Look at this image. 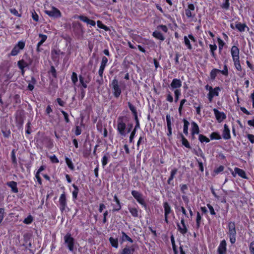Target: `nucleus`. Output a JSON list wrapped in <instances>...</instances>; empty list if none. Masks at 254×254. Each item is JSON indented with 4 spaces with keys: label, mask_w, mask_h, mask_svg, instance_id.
I'll return each instance as SVG.
<instances>
[{
    "label": "nucleus",
    "mask_w": 254,
    "mask_h": 254,
    "mask_svg": "<svg viewBox=\"0 0 254 254\" xmlns=\"http://www.w3.org/2000/svg\"><path fill=\"white\" fill-rule=\"evenodd\" d=\"M25 45V43L24 41H19L11 50L10 55L12 56H16L19 53L20 50L24 49Z\"/></svg>",
    "instance_id": "0eeeda50"
},
{
    "label": "nucleus",
    "mask_w": 254,
    "mask_h": 254,
    "mask_svg": "<svg viewBox=\"0 0 254 254\" xmlns=\"http://www.w3.org/2000/svg\"><path fill=\"white\" fill-rule=\"evenodd\" d=\"M210 137L211 140H219L221 138L220 134L217 132H213L211 133L210 135Z\"/></svg>",
    "instance_id": "58836bf2"
},
{
    "label": "nucleus",
    "mask_w": 254,
    "mask_h": 254,
    "mask_svg": "<svg viewBox=\"0 0 254 254\" xmlns=\"http://www.w3.org/2000/svg\"><path fill=\"white\" fill-rule=\"evenodd\" d=\"M184 39L185 44L187 46V48L189 50H191L192 49V46L190 44V39L188 38V37H187L186 36H184Z\"/></svg>",
    "instance_id": "ea45409f"
},
{
    "label": "nucleus",
    "mask_w": 254,
    "mask_h": 254,
    "mask_svg": "<svg viewBox=\"0 0 254 254\" xmlns=\"http://www.w3.org/2000/svg\"><path fill=\"white\" fill-rule=\"evenodd\" d=\"M201 219L202 218L200 214L197 212L196 219V225L197 228H199L200 226Z\"/></svg>",
    "instance_id": "de8ad7c7"
},
{
    "label": "nucleus",
    "mask_w": 254,
    "mask_h": 254,
    "mask_svg": "<svg viewBox=\"0 0 254 254\" xmlns=\"http://www.w3.org/2000/svg\"><path fill=\"white\" fill-rule=\"evenodd\" d=\"M49 73L52 74L53 77L56 78L57 77V72L54 66H51V68L49 71Z\"/></svg>",
    "instance_id": "6e6d98bb"
},
{
    "label": "nucleus",
    "mask_w": 254,
    "mask_h": 254,
    "mask_svg": "<svg viewBox=\"0 0 254 254\" xmlns=\"http://www.w3.org/2000/svg\"><path fill=\"white\" fill-rule=\"evenodd\" d=\"M122 236L121 237V241L122 242H124L125 241H128L129 242L132 243H133V240L127 236L124 232H122Z\"/></svg>",
    "instance_id": "7c9ffc66"
},
{
    "label": "nucleus",
    "mask_w": 254,
    "mask_h": 254,
    "mask_svg": "<svg viewBox=\"0 0 254 254\" xmlns=\"http://www.w3.org/2000/svg\"><path fill=\"white\" fill-rule=\"evenodd\" d=\"M195 6L192 3H189L187 8L185 9V14L188 19L194 18L195 16L193 12Z\"/></svg>",
    "instance_id": "1a4fd4ad"
},
{
    "label": "nucleus",
    "mask_w": 254,
    "mask_h": 254,
    "mask_svg": "<svg viewBox=\"0 0 254 254\" xmlns=\"http://www.w3.org/2000/svg\"><path fill=\"white\" fill-rule=\"evenodd\" d=\"M45 12L49 16L54 18H59L62 16L60 11L55 7H52L50 10H45Z\"/></svg>",
    "instance_id": "6e6552de"
},
{
    "label": "nucleus",
    "mask_w": 254,
    "mask_h": 254,
    "mask_svg": "<svg viewBox=\"0 0 254 254\" xmlns=\"http://www.w3.org/2000/svg\"><path fill=\"white\" fill-rule=\"evenodd\" d=\"M51 161L53 163H58L59 162L58 158L55 155H51L49 156Z\"/></svg>",
    "instance_id": "4d7b16f0"
},
{
    "label": "nucleus",
    "mask_w": 254,
    "mask_h": 254,
    "mask_svg": "<svg viewBox=\"0 0 254 254\" xmlns=\"http://www.w3.org/2000/svg\"><path fill=\"white\" fill-rule=\"evenodd\" d=\"M181 136L182 138V144L188 148H190L191 147L190 144L188 140L184 137V136L182 134H181Z\"/></svg>",
    "instance_id": "4c0bfd02"
},
{
    "label": "nucleus",
    "mask_w": 254,
    "mask_h": 254,
    "mask_svg": "<svg viewBox=\"0 0 254 254\" xmlns=\"http://www.w3.org/2000/svg\"><path fill=\"white\" fill-rule=\"evenodd\" d=\"M36 82V79H35V78L32 77L31 78L30 82L28 84V89L29 90L32 91L33 90L34 87V85L35 84Z\"/></svg>",
    "instance_id": "49530a36"
},
{
    "label": "nucleus",
    "mask_w": 254,
    "mask_h": 254,
    "mask_svg": "<svg viewBox=\"0 0 254 254\" xmlns=\"http://www.w3.org/2000/svg\"><path fill=\"white\" fill-rule=\"evenodd\" d=\"M228 234L230 238V242L232 244H234L236 241L237 235L235 222H230L228 223Z\"/></svg>",
    "instance_id": "f03ea898"
},
{
    "label": "nucleus",
    "mask_w": 254,
    "mask_h": 254,
    "mask_svg": "<svg viewBox=\"0 0 254 254\" xmlns=\"http://www.w3.org/2000/svg\"><path fill=\"white\" fill-rule=\"evenodd\" d=\"M65 160L66 164L67 165L68 167L71 170H73L74 169V167L72 162L71 160L67 157H66Z\"/></svg>",
    "instance_id": "a18cd8bd"
},
{
    "label": "nucleus",
    "mask_w": 254,
    "mask_h": 254,
    "mask_svg": "<svg viewBox=\"0 0 254 254\" xmlns=\"http://www.w3.org/2000/svg\"><path fill=\"white\" fill-rule=\"evenodd\" d=\"M71 79L72 83L74 84H75L77 83V82L78 81V77H77V74L75 72H72L71 76Z\"/></svg>",
    "instance_id": "603ef678"
},
{
    "label": "nucleus",
    "mask_w": 254,
    "mask_h": 254,
    "mask_svg": "<svg viewBox=\"0 0 254 254\" xmlns=\"http://www.w3.org/2000/svg\"><path fill=\"white\" fill-rule=\"evenodd\" d=\"M234 170L236 171V173H237V175L240 177L244 179H248L247 175L243 170L237 167H235L234 168Z\"/></svg>",
    "instance_id": "393cba45"
},
{
    "label": "nucleus",
    "mask_w": 254,
    "mask_h": 254,
    "mask_svg": "<svg viewBox=\"0 0 254 254\" xmlns=\"http://www.w3.org/2000/svg\"><path fill=\"white\" fill-rule=\"evenodd\" d=\"M109 242L112 246L116 249H117L119 247V242L118 238H114L111 237L109 238Z\"/></svg>",
    "instance_id": "c756f323"
},
{
    "label": "nucleus",
    "mask_w": 254,
    "mask_h": 254,
    "mask_svg": "<svg viewBox=\"0 0 254 254\" xmlns=\"http://www.w3.org/2000/svg\"><path fill=\"white\" fill-rule=\"evenodd\" d=\"M128 106L130 111L132 112L133 114H136V113H137L135 107L133 105H132L130 102L128 103Z\"/></svg>",
    "instance_id": "052dcab7"
},
{
    "label": "nucleus",
    "mask_w": 254,
    "mask_h": 254,
    "mask_svg": "<svg viewBox=\"0 0 254 254\" xmlns=\"http://www.w3.org/2000/svg\"><path fill=\"white\" fill-rule=\"evenodd\" d=\"M235 27L237 29H238V30L241 32L245 31L246 28L249 29L248 27L246 24H243L240 22L236 24Z\"/></svg>",
    "instance_id": "bb28decb"
},
{
    "label": "nucleus",
    "mask_w": 254,
    "mask_h": 254,
    "mask_svg": "<svg viewBox=\"0 0 254 254\" xmlns=\"http://www.w3.org/2000/svg\"><path fill=\"white\" fill-rule=\"evenodd\" d=\"M131 193L132 195L139 204H140L142 206L145 208L146 207V204L145 202L142 194L140 192L136 190H133L131 191Z\"/></svg>",
    "instance_id": "39448f33"
},
{
    "label": "nucleus",
    "mask_w": 254,
    "mask_h": 254,
    "mask_svg": "<svg viewBox=\"0 0 254 254\" xmlns=\"http://www.w3.org/2000/svg\"><path fill=\"white\" fill-rule=\"evenodd\" d=\"M224 169V167L222 165L220 166L217 169H215L214 172L216 174H218L220 172L223 171Z\"/></svg>",
    "instance_id": "e2e57ef3"
},
{
    "label": "nucleus",
    "mask_w": 254,
    "mask_h": 254,
    "mask_svg": "<svg viewBox=\"0 0 254 254\" xmlns=\"http://www.w3.org/2000/svg\"><path fill=\"white\" fill-rule=\"evenodd\" d=\"M195 154L197 156H201L205 161H206V158H205L202 150L200 148H199L198 149V152H196L195 153Z\"/></svg>",
    "instance_id": "680f3d73"
},
{
    "label": "nucleus",
    "mask_w": 254,
    "mask_h": 254,
    "mask_svg": "<svg viewBox=\"0 0 254 254\" xmlns=\"http://www.w3.org/2000/svg\"><path fill=\"white\" fill-rule=\"evenodd\" d=\"M64 243L67 246L68 249L70 252H73L74 250L75 242L74 238L71 237V234L70 233H67L64 236Z\"/></svg>",
    "instance_id": "20e7f679"
},
{
    "label": "nucleus",
    "mask_w": 254,
    "mask_h": 254,
    "mask_svg": "<svg viewBox=\"0 0 254 254\" xmlns=\"http://www.w3.org/2000/svg\"><path fill=\"white\" fill-rule=\"evenodd\" d=\"M63 53L59 50H54L52 52V57L53 59L55 61V62H59V57L61 54H62Z\"/></svg>",
    "instance_id": "5701e85b"
},
{
    "label": "nucleus",
    "mask_w": 254,
    "mask_h": 254,
    "mask_svg": "<svg viewBox=\"0 0 254 254\" xmlns=\"http://www.w3.org/2000/svg\"><path fill=\"white\" fill-rule=\"evenodd\" d=\"M163 206L164 209V219L166 223H168V216L169 215L173 213V210L169 204L167 202H164L163 203Z\"/></svg>",
    "instance_id": "9d476101"
},
{
    "label": "nucleus",
    "mask_w": 254,
    "mask_h": 254,
    "mask_svg": "<svg viewBox=\"0 0 254 254\" xmlns=\"http://www.w3.org/2000/svg\"><path fill=\"white\" fill-rule=\"evenodd\" d=\"M7 185L11 189L12 192L17 193L18 192V188L17 187V183L14 181H11L7 183Z\"/></svg>",
    "instance_id": "a878e982"
},
{
    "label": "nucleus",
    "mask_w": 254,
    "mask_h": 254,
    "mask_svg": "<svg viewBox=\"0 0 254 254\" xmlns=\"http://www.w3.org/2000/svg\"><path fill=\"white\" fill-rule=\"evenodd\" d=\"M178 227V230L183 235L186 234L188 232V228L185 222L184 218H182L181 220V223H178L177 224Z\"/></svg>",
    "instance_id": "f8f14e48"
},
{
    "label": "nucleus",
    "mask_w": 254,
    "mask_h": 254,
    "mask_svg": "<svg viewBox=\"0 0 254 254\" xmlns=\"http://www.w3.org/2000/svg\"><path fill=\"white\" fill-rule=\"evenodd\" d=\"M191 132L192 135L195 134H197L199 132V128L198 126L194 122H193L191 124Z\"/></svg>",
    "instance_id": "b1692460"
},
{
    "label": "nucleus",
    "mask_w": 254,
    "mask_h": 254,
    "mask_svg": "<svg viewBox=\"0 0 254 254\" xmlns=\"http://www.w3.org/2000/svg\"><path fill=\"white\" fill-rule=\"evenodd\" d=\"M184 126H183V132L185 134L187 135L188 134V129L190 125L189 122L186 119L183 120Z\"/></svg>",
    "instance_id": "473e14b6"
},
{
    "label": "nucleus",
    "mask_w": 254,
    "mask_h": 254,
    "mask_svg": "<svg viewBox=\"0 0 254 254\" xmlns=\"http://www.w3.org/2000/svg\"><path fill=\"white\" fill-rule=\"evenodd\" d=\"M127 127L126 123V117L125 116H120L117 119V130L119 134L122 136H125L126 132L125 129Z\"/></svg>",
    "instance_id": "f257e3e1"
},
{
    "label": "nucleus",
    "mask_w": 254,
    "mask_h": 254,
    "mask_svg": "<svg viewBox=\"0 0 254 254\" xmlns=\"http://www.w3.org/2000/svg\"><path fill=\"white\" fill-rule=\"evenodd\" d=\"M220 69L217 68H213L212 69L210 73V78L212 80H214L217 76V73L219 72Z\"/></svg>",
    "instance_id": "f704fd0d"
},
{
    "label": "nucleus",
    "mask_w": 254,
    "mask_h": 254,
    "mask_svg": "<svg viewBox=\"0 0 254 254\" xmlns=\"http://www.w3.org/2000/svg\"><path fill=\"white\" fill-rule=\"evenodd\" d=\"M109 158H110V155H109V153H107L102 157L101 162H102V165L103 167H104L108 163Z\"/></svg>",
    "instance_id": "72a5a7b5"
},
{
    "label": "nucleus",
    "mask_w": 254,
    "mask_h": 254,
    "mask_svg": "<svg viewBox=\"0 0 254 254\" xmlns=\"http://www.w3.org/2000/svg\"><path fill=\"white\" fill-rule=\"evenodd\" d=\"M221 91V88L219 87H215L213 88L212 90L209 92L207 94V98L210 102H212L213 98L215 96H218L219 95V92Z\"/></svg>",
    "instance_id": "ddd939ff"
},
{
    "label": "nucleus",
    "mask_w": 254,
    "mask_h": 254,
    "mask_svg": "<svg viewBox=\"0 0 254 254\" xmlns=\"http://www.w3.org/2000/svg\"><path fill=\"white\" fill-rule=\"evenodd\" d=\"M182 82L180 79L174 78L171 83L169 87L172 91L175 90H181L180 88L182 86Z\"/></svg>",
    "instance_id": "9b49d317"
},
{
    "label": "nucleus",
    "mask_w": 254,
    "mask_h": 254,
    "mask_svg": "<svg viewBox=\"0 0 254 254\" xmlns=\"http://www.w3.org/2000/svg\"><path fill=\"white\" fill-rule=\"evenodd\" d=\"M171 243H172V248H173V251L174 252V254H178V251H177V250L176 246L175 245V240H174V238L173 236H172L171 237Z\"/></svg>",
    "instance_id": "09e8293b"
},
{
    "label": "nucleus",
    "mask_w": 254,
    "mask_h": 254,
    "mask_svg": "<svg viewBox=\"0 0 254 254\" xmlns=\"http://www.w3.org/2000/svg\"><path fill=\"white\" fill-rule=\"evenodd\" d=\"M18 66L20 69H23L25 67L28 66V64L25 62L24 60H20L17 63Z\"/></svg>",
    "instance_id": "79ce46f5"
},
{
    "label": "nucleus",
    "mask_w": 254,
    "mask_h": 254,
    "mask_svg": "<svg viewBox=\"0 0 254 254\" xmlns=\"http://www.w3.org/2000/svg\"><path fill=\"white\" fill-rule=\"evenodd\" d=\"M135 246L134 245H132L130 246H126L122 251L120 254H133Z\"/></svg>",
    "instance_id": "6ab92c4d"
},
{
    "label": "nucleus",
    "mask_w": 254,
    "mask_h": 254,
    "mask_svg": "<svg viewBox=\"0 0 254 254\" xmlns=\"http://www.w3.org/2000/svg\"><path fill=\"white\" fill-rule=\"evenodd\" d=\"M166 100L170 103L173 101V98L171 93L169 92L166 96Z\"/></svg>",
    "instance_id": "338daca9"
},
{
    "label": "nucleus",
    "mask_w": 254,
    "mask_h": 254,
    "mask_svg": "<svg viewBox=\"0 0 254 254\" xmlns=\"http://www.w3.org/2000/svg\"><path fill=\"white\" fill-rule=\"evenodd\" d=\"M249 250L251 254H254V240L250 244Z\"/></svg>",
    "instance_id": "69168bd1"
},
{
    "label": "nucleus",
    "mask_w": 254,
    "mask_h": 254,
    "mask_svg": "<svg viewBox=\"0 0 254 254\" xmlns=\"http://www.w3.org/2000/svg\"><path fill=\"white\" fill-rule=\"evenodd\" d=\"M59 204H60V209L61 211L63 213L64 211H65L66 208H67V200L66 198V195L65 192H64L62 194H61L59 198Z\"/></svg>",
    "instance_id": "423d86ee"
},
{
    "label": "nucleus",
    "mask_w": 254,
    "mask_h": 254,
    "mask_svg": "<svg viewBox=\"0 0 254 254\" xmlns=\"http://www.w3.org/2000/svg\"><path fill=\"white\" fill-rule=\"evenodd\" d=\"M139 127H136V126H135L134 129L131 132L129 138V141L130 143H132L133 141V139L135 137V135L136 132V130L137 129H138Z\"/></svg>",
    "instance_id": "c03bdc74"
},
{
    "label": "nucleus",
    "mask_w": 254,
    "mask_h": 254,
    "mask_svg": "<svg viewBox=\"0 0 254 254\" xmlns=\"http://www.w3.org/2000/svg\"><path fill=\"white\" fill-rule=\"evenodd\" d=\"M227 243L225 240H222L217 248L218 254H226Z\"/></svg>",
    "instance_id": "4468645a"
},
{
    "label": "nucleus",
    "mask_w": 254,
    "mask_h": 254,
    "mask_svg": "<svg viewBox=\"0 0 254 254\" xmlns=\"http://www.w3.org/2000/svg\"><path fill=\"white\" fill-rule=\"evenodd\" d=\"M32 221H33V218H32V217L31 216V215H29L27 218H26L24 220L23 222H24L25 224H29L31 223V222H32Z\"/></svg>",
    "instance_id": "bf43d9fd"
},
{
    "label": "nucleus",
    "mask_w": 254,
    "mask_h": 254,
    "mask_svg": "<svg viewBox=\"0 0 254 254\" xmlns=\"http://www.w3.org/2000/svg\"><path fill=\"white\" fill-rule=\"evenodd\" d=\"M240 50L236 46H233L231 49V54L232 57L233 61L239 60Z\"/></svg>",
    "instance_id": "dca6fc26"
},
{
    "label": "nucleus",
    "mask_w": 254,
    "mask_h": 254,
    "mask_svg": "<svg viewBox=\"0 0 254 254\" xmlns=\"http://www.w3.org/2000/svg\"><path fill=\"white\" fill-rule=\"evenodd\" d=\"M114 201L116 202V204L113 205L112 211H119L121 209L122 206L120 200L118 198L117 195L116 194L114 196Z\"/></svg>",
    "instance_id": "aec40b11"
},
{
    "label": "nucleus",
    "mask_w": 254,
    "mask_h": 254,
    "mask_svg": "<svg viewBox=\"0 0 254 254\" xmlns=\"http://www.w3.org/2000/svg\"><path fill=\"white\" fill-rule=\"evenodd\" d=\"M152 36L157 39H159L162 41H164L165 40V38L163 34L159 31H155L152 33Z\"/></svg>",
    "instance_id": "cd10ccee"
},
{
    "label": "nucleus",
    "mask_w": 254,
    "mask_h": 254,
    "mask_svg": "<svg viewBox=\"0 0 254 254\" xmlns=\"http://www.w3.org/2000/svg\"><path fill=\"white\" fill-rule=\"evenodd\" d=\"M97 26L100 28L103 29L105 31H108L109 30V28L107 26L103 24L102 22L100 20H98L97 21Z\"/></svg>",
    "instance_id": "8fccbe9b"
},
{
    "label": "nucleus",
    "mask_w": 254,
    "mask_h": 254,
    "mask_svg": "<svg viewBox=\"0 0 254 254\" xmlns=\"http://www.w3.org/2000/svg\"><path fill=\"white\" fill-rule=\"evenodd\" d=\"M219 72H221L223 75L225 76H228L229 74L227 64H224L223 70H220Z\"/></svg>",
    "instance_id": "864d4df0"
},
{
    "label": "nucleus",
    "mask_w": 254,
    "mask_h": 254,
    "mask_svg": "<svg viewBox=\"0 0 254 254\" xmlns=\"http://www.w3.org/2000/svg\"><path fill=\"white\" fill-rule=\"evenodd\" d=\"M233 61L234 62V64L236 69L239 71H241L242 70V68L240 64V59L238 60H234Z\"/></svg>",
    "instance_id": "37998d69"
},
{
    "label": "nucleus",
    "mask_w": 254,
    "mask_h": 254,
    "mask_svg": "<svg viewBox=\"0 0 254 254\" xmlns=\"http://www.w3.org/2000/svg\"><path fill=\"white\" fill-rule=\"evenodd\" d=\"M223 138L224 139H229L231 137L230 131L227 125L225 124L222 134Z\"/></svg>",
    "instance_id": "412c9836"
},
{
    "label": "nucleus",
    "mask_w": 254,
    "mask_h": 254,
    "mask_svg": "<svg viewBox=\"0 0 254 254\" xmlns=\"http://www.w3.org/2000/svg\"><path fill=\"white\" fill-rule=\"evenodd\" d=\"M187 102V100L186 99H183L181 100L180 104V106L179 107V112L181 114L182 109L183 108L184 104Z\"/></svg>",
    "instance_id": "13d9d810"
},
{
    "label": "nucleus",
    "mask_w": 254,
    "mask_h": 254,
    "mask_svg": "<svg viewBox=\"0 0 254 254\" xmlns=\"http://www.w3.org/2000/svg\"><path fill=\"white\" fill-rule=\"evenodd\" d=\"M110 86L112 88L114 96L116 98H118L122 93V87L119 85V81L116 78H114L112 80Z\"/></svg>",
    "instance_id": "7ed1b4c3"
},
{
    "label": "nucleus",
    "mask_w": 254,
    "mask_h": 254,
    "mask_svg": "<svg viewBox=\"0 0 254 254\" xmlns=\"http://www.w3.org/2000/svg\"><path fill=\"white\" fill-rule=\"evenodd\" d=\"M175 95V102L177 103L179 99V97L181 94V90H175L174 91Z\"/></svg>",
    "instance_id": "3c124183"
},
{
    "label": "nucleus",
    "mask_w": 254,
    "mask_h": 254,
    "mask_svg": "<svg viewBox=\"0 0 254 254\" xmlns=\"http://www.w3.org/2000/svg\"><path fill=\"white\" fill-rule=\"evenodd\" d=\"M247 138L252 143H254V135L248 134L247 135Z\"/></svg>",
    "instance_id": "774afa93"
},
{
    "label": "nucleus",
    "mask_w": 254,
    "mask_h": 254,
    "mask_svg": "<svg viewBox=\"0 0 254 254\" xmlns=\"http://www.w3.org/2000/svg\"><path fill=\"white\" fill-rule=\"evenodd\" d=\"M75 18H78L80 19L81 21L87 23V24H89L91 26H94L96 25V22L95 21L89 19L87 17L80 15H77L75 16Z\"/></svg>",
    "instance_id": "f3484780"
},
{
    "label": "nucleus",
    "mask_w": 254,
    "mask_h": 254,
    "mask_svg": "<svg viewBox=\"0 0 254 254\" xmlns=\"http://www.w3.org/2000/svg\"><path fill=\"white\" fill-rule=\"evenodd\" d=\"M209 47L210 48V53H211V54L212 55V56L214 58V59H216V57H217V55L216 54H215V51L217 50V45L215 44H210L209 45Z\"/></svg>",
    "instance_id": "c85d7f7f"
},
{
    "label": "nucleus",
    "mask_w": 254,
    "mask_h": 254,
    "mask_svg": "<svg viewBox=\"0 0 254 254\" xmlns=\"http://www.w3.org/2000/svg\"><path fill=\"white\" fill-rule=\"evenodd\" d=\"M79 79L82 87L84 88H86L87 87V84L89 82V81H85L84 78L81 75L79 76Z\"/></svg>",
    "instance_id": "e433bc0d"
},
{
    "label": "nucleus",
    "mask_w": 254,
    "mask_h": 254,
    "mask_svg": "<svg viewBox=\"0 0 254 254\" xmlns=\"http://www.w3.org/2000/svg\"><path fill=\"white\" fill-rule=\"evenodd\" d=\"M172 118L171 117L170 115L167 114L166 115V123H167V129H168L167 135L168 136H171L172 134Z\"/></svg>",
    "instance_id": "a211bd4d"
},
{
    "label": "nucleus",
    "mask_w": 254,
    "mask_h": 254,
    "mask_svg": "<svg viewBox=\"0 0 254 254\" xmlns=\"http://www.w3.org/2000/svg\"><path fill=\"white\" fill-rule=\"evenodd\" d=\"M72 187L74 189V190L72 191V194L73 200H76L77 198L78 193L79 192V189L78 187L74 184H72Z\"/></svg>",
    "instance_id": "2f4dec72"
},
{
    "label": "nucleus",
    "mask_w": 254,
    "mask_h": 254,
    "mask_svg": "<svg viewBox=\"0 0 254 254\" xmlns=\"http://www.w3.org/2000/svg\"><path fill=\"white\" fill-rule=\"evenodd\" d=\"M39 37L41 38L40 41L37 43V51L40 52V47L43 44V43L47 40V36L46 35L39 34Z\"/></svg>",
    "instance_id": "4be33fe9"
},
{
    "label": "nucleus",
    "mask_w": 254,
    "mask_h": 254,
    "mask_svg": "<svg viewBox=\"0 0 254 254\" xmlns=\"http://www.w3.org/2000/svg\"><path fill=\"white\" fill-rule=\"evenodd\" d=\"M221 7L225 9H228L230 6L229 0H224V2L221 5Z\"/></svg>",
    "instance_id": "5fc2aeb1"
},
{
    "label": "nucleus",
    "mask_w": 254,
    "mask_h": 254,
    "mask_svg": "<svg viewBox=\"0 0 254 254\" xmlns=\"http://www.w3.org/2000/svg\"><path fill=\"white\" fill-rule=\"evenodd\" d=\"M128 210L133 217H137L138 216V211L137 208L129 207Z\"/></svg>",
    "instance_id": "c9c22d12"
},
{
    "label": "nucleus",
    "mask_w": 254,
    "mask_h": 254,
    "mask_svg": "<svg viewBox=\"0 0 254 254\" xmlns=\"http://www.w3.org/2000/svg\"><path fill=\"white\" fill-rule=\"evenodd\" d=\"M198 140L201 143L205 142L208 143L210 141V139L206 136L203 134H199L198 136Z\"/></svg>",
    "instance_id": "a19ab883"
},
{
    "label": "nucleus",
    "mask_w": 254,
    "mask_h": 254,
    "mask_svg": "<svg viewBox=\"0 0 254 254\" xmlns=\"http://www.w3.org/2000/svg\"><path fill=\"white\" fill-rule=\"evenodd\" d=\"M207 206L208 208L210 213L211 215H214L216 214L215 210L212 205H211L210 204H207Z\"/></svg>",
    "instance_id": "0e129e2a"
},
{
    "label": "nucleus",
    "mask_w": 254,
    "mask_h": 254,
    "mask_svg": "<svg viewBox=\"0 0 254 254\" xmlns=\"http://www.w3.org/2000/svg\"><path fill=\"white\" fill-rule=\"evenodd\" d=\"M213 112L216 119L219 123H221L226 118V115L224 112H220L216 108L213 109Z\"/></svg>",
    "instance_id": "2eb2a0df"
}]
</instances>
